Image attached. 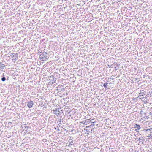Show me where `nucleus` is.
Returning <instances> with one entry per match:
<instances>
[{"mask_svg": "<svg viewBox=\"0 0 152 152\" xmlns=\"http://www.w3.org/2000/svg\"><path fill=\"white\" fill-rule=\"evenodd\" d=\"M134 128H137V129H135V131L137 132H138L139 130L140 129L141 127L139 125L135 124L134 125Z\"/></svg>", "mask_w": 152, "mask_h": 152, "instance_id": "nucleus-6", "label": "nucleus"}, {"mask_svg": "<svg viewBox=\"0 0 152 152\" xmlns=\"http://www.w3.org/2000/svg\"><path fill=\"white\" fill-rule=\"evenodd\" d=\"M47 53L44 52L40 55V58L42 61H44L47 59Z\"/></svg>", "mask_w": 152, "mask_h": 152, "instance_id": "nucleus-1", "label": "nucleus"}, {"mask_svg": "<svg viewBox=\"0 0 152 152\" xmlns=\"http://www.w3.org/2000/svg\"><path fill=\"white\" fill-rule=\"evenodd\" d=\"M53 10L54 11H56L58 10V6H54L53 8Z\"/></svg>", "mask_w": 152, "mask_h": 152, "instance_id": "nucleus-9", "label": "nucleus"}, {"mask_svg": "<svg viewBox=\"0 0 152 152\" xmlns=\"http://www.w3.org/2000/svg\"><path fill=\"white\" fill-rule=\"evenodd\" d=\"M129 9H132V7H129Z\"/></svg>", "mask_w": 152, "mask_h": 152, "instance_id": "nucleus-19", "label": "nucleus"}, {"mask_svg": "<svg viewBox=\"0 0 152 152\" xmlns=\"http://www.w3.org/2000/svg\"><path fill=\"white\" fill-rule=\"evenodd\" d=\"M147 134H150V132L147 133Z\"/></svg>", "mask_w": 152, "mask_h": 152, "instance_id": "nucleus-21", "label": "nucleus"}, {"mask_svg": "<svg viewBox=\"0 0 152 152\" xmlns=\"http://www.w3.org/2000/svg\"><path fill=\"white\" fill-rule=\"evenodd\" d=\"M143 77H145V75H143Z\"/></svg>", "mask_w": 152, "mask_h": 152, "instance_id": "nucleus-22", "label": "nucleus"}, {"mask_svg": "<svg viewBox=\"0 0 152 152\" xmlns=\"http://www.w3.org/2000/svg\"><path fill=\"white\" fill-rule=\"evenodd\" d=\"M92 125H93V126H94V124H92Z\"/></svg>", "mask_w": 152, "mask_h": 152, "instance_id": "nucleus-23", "label": "nucleus"}, {"mask_svg": "<svg viewBox=\"0 0 152 152\" xmlns=\"http://www.w3.org/2000/svg\"><path fill=\"white\" fill-rule=\"evenodd\" d=\"M91 123H94L95 122H93V121H91Z\"/></svg>", "mask_w": 152, "mask_h": 152, "instance_id": "nucleus-20", "label": "nucleus"}, {"mask_svg": "<svg viewBox=\"0 0 152 152\" xmlns=\"http://www.w3.org/2000/svg\"><path fill=\"white\" fill-rule=\"evenodd\" d=\"M115 69L116 70H117L116 69V68H115Z\"/></svg>", "mask_w": 152, "mask_h": 152, "instance_id": "nucleus-27", "label": "nucleus"}, {"mask_svg": "<svg viewBox=\"0 0 152 152\" xmlns=\"http://www.w3.org/2000/svg\"><path fill=\"white\" fill-rule=\"evenodd\" d=\"M5 66H4V64L1 63H0V68L1 69H4Z\"/></svg>", "mask_w": 152, "mask_h": 152, "instance_id": "nucleus-12", "label": "nucleus"}, {"mask_svg": "<svg viewBox=\"0 0 152 152\" xmlns=\"http://www.w3.org/2000/svg\"><path fill=\"white\" fill-rule=\"evenodd\" d=\"M69 145H72L74 144V142L73 141V140H69Z\"/></svg>", "mask_w": 152, "mask_h": 152, "instance_id": "nucleus-10", "label": "nucleus"}, {"mask_svg": "<svg viewBox=\"0 0 152 152\" xmlns=\"http://www.w3.org/2000/svg\"><path fill=\"white\" fill-rule=\"evenodd\" d=\"M128 9L126 7H123L121 8V12L122 14H123L124 15L127 12Z\"/></svg>", "mask_w": 152, "mask_h": 152, "instance_id": "nucleus-2", "label": "nucleus"}, {"mask_svg": "<svg viewBox=\"0 0 152 152\" xmlns=\"http://www.w3.org/2000/svg\"><path fill=\"white\" fill-rule=\"evenodd\" d=\"M20 13H18V14H17L16 16H20Z\"/></svg>", "mask_w": 152, "mask_h": 152, "instance_id": "nucleus-17", "label": "nucleus"}, {"mask_svg": "<svg viewBox=\"0 0 152 152\" xmlns=\"http://www.w3.org/2000/svg\"><path fill=\"white\" fill-rule=\"evenodd\" d=\"M59 18H60V19H66V18L65 15L64 14H62L60 15L59 17Z\"/></svg>", "mask_w": 152, "mask_h": 152, "instance_id": "nucleus-7", "label": "nucleus"}, {"mask_svg": "<svg viewBox=\"0 0 152 152\" xmlns=\"http://www.w3.org/2000/svg\"><path fill=\"white\" fill-rule=\"evenodd\" d=\"M92 15L91 14H87L86 16V18H87V19H88L89 16H90Z\"/></svg>", "mask_w": 152, "mask_h": 152, "instance_id": "nucleus-13", "label": "nucleus"}, {"mask_svg": "<svg viewBox=\"0 0 152 152\" xmlns=\"http://www.w3.org/2000/svg\"><path fill=\"white\" fill-rule=\"evenodd\" d=\"M119 65H120V64H117V67H119Z\"/></svg>", "mask_w": 152, "mask_h": 152, "instance_id": "nucleus-18", "label": "nucleus"}, {"mask_svg": "<svg viewBox=\"0 0 152 152\" xmlns=\"http://www.w3.org/2000/svg\"><path fill=\"white\" fill-rule=\"evenodd\" d=\"M93 120H93V119H92V120H91V121H93Z\"/></svg>", "mask_w": 152, "mask_h": 152, "instance_id": "nucleus-25", "label": "nucleus"}, {"mask_svg": "<svg viewBox=\"0 0 152 152\" xmlns=\"http://www.w3.org/2000/svg\"><path fill=\"white\" fill-rule=\"evenodd\" d=\"M33 105V102L32 101L30 100L27 103V105L29 108H32Z\"/></svg>", "mask_w": 152, "mask_h": 152, "instance_id": "nucleus-5", "label": "nucleus"}, {"mask_svg": "<svg viewBox=\"0 0 152 152\" xmlns=\"http://www.w3.org/2000/svg\"><path fill=\"white\" fill-rule=\"evenodd\" d=\"M58 110H57L56 108L53 111V113L54 114L58 112Z\"/></svg>", "mask_w": 152, "mask_h": 152, "instance_id": "nucleus-15", "label": "nucleus"}, {"mask_svg": "<svg viewBox=\"0 0 152 152\" xmlns=\"http://www.w3.org/2000/svg\"><path fill=\"white\" fill-rule=\"evenodd\" d=\"M6 80V78L5 77H2V78H1V80L3 81H4L5 80Z\"/></svg>", "mask_w": 152, "mask_h": 152, "instance_id": "nucleus-16", "label": "nucleus"}, {"mask_svg": "<svg viewBox=\"0 0 152 152\" xmlns=\"http://www.w3.org/2000/svg\"><path fill=\"white\" fill-rule=\"evenodd\" d=\"M140 138H142V137H140V138H139V139H140Z\"/></svg>", "mask_w": 152, "mask_h": 152, "instance_id": "nucleus-26", "label": "nucleus"}, {"mask_svg": "<svg viewBox=\"0 0 152 152\" xmlns=\"http://www.w3.org/2000/svg\"><path fill=\"white\" fill-rule=\"evenodd\" d=\"M12 58H14V60L15 61L16 60V59L18 57V54L17 53H12L10 54Z\"/></svg>", "mask_w": 152, "mask_h": 152, "instance_id": "nucleus-4", "label": "nucleus"}, {"mask_svg": "<svg viewBox=\"0 0 152 152\" xmlns=\"http://www.w3.org/2000/svg\"><path fill=\"white\" fill-rule=\"evenodd\" d=\"M152 130V128H151L150 129H148L146 130L144 129L143 131H145L146 133H148V132H150V134H149L147 136V137H151V136L152 137V135H152V134H151Z\"/></svg>", "mask_w": 152, "mask_h": 152, "instance_id": "nucleus-3", "label": "nucleus"}, {"mask_svg": "<svg viewBox=\"0 0 152 152\" xmlns=\"http://www.w3.org/2000/svg\"><path fill=\"white\" fill-rule=\"evenodd\" d=\"M139 96L138 97L141 96H144L145 95L144 91L142 90L141 91V92L139 94Z\"/></svg>", "mask_w": 152, "mask_h": 152, "instance_id": "nucleus-8", "label": "nucleus"}, {"mask_svg": "<svg viewBox=\"0 0 152 152\" xmlns=\"http://www.w3.org/2000/svg\"><path fill=\"white\" fill-rule=\"evenodd\" d=\"M117 19H122L123 17L120 13L117 16Z\"/></svg>", "mask_w": 152, "mask_h": 152, "instance_id": "nucleus-11", "label": "nucleus"}, {"mask_svg": "<svg viewBox=\"0 0 152 152\" xmlns=\"http://www.w3.org/2000/svg\"><path fill=\"white\" fill-rule=\"evenodd\" d=\"M108 83H105L103 84V86L105 88H107Z\"/></svg>", "mask_w": 152, "mask_h": 152, "instance_id": "nucleus-14", "label": "nucleus"}, {"mask_svg": "<svg viewBox=\"0 0 152 152\" xmlns=\"http://www.w3.org/2000/svg\"><path fill=\"white\" fill-rule=\"evenodd\" d=\"M92 16H91V18H90V19H91L92 18Z\"/></svg>", "mask_w": 152, "mask_h": 152, "instance_id": "nucleus-24", "label": "nucleus"}]
</instances>
